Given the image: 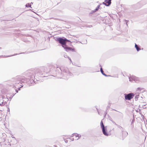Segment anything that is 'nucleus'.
I'll use <instances>...</instances> for the list:
<instances>
[{
	"label": "nucleus",
	"mask_w": 147,
	"mask_h": 147,
	"mask_svg": "<svg viewBox=\"0 0 147 147\" xmlns=\"http://www.w3.org/2000/svg\"><path fill=\"white\" fill-rule=\"evenodd\" d=\"M25 6L26 7H30L31 8H32V7H31V5H30L29 3L26 4Z\"/></svg>",
	"instance_id": "nucleus-17"
},
{
	"label": "nucleus",
	"mask_w": 147,
	"mask_h": 147,
	"mask_svg": "<svg viewBox=\"0 0 147 147\" xmlns=\"http://www.w3.org/2000/svg\"><path fill=\"white\" fill-rule=\"evenodd\" d=\"M18 54H17V53H16L14 55H10V56H5V55H4V56H1V57H2L3 58H5V57H11V56H14V55H18ZM1 57V56H0Z\"/></svg>",
	"instance_id": "nucleus-14"
},
{
	"label": "nucleus",
	"mask_w": 147,
	"mask_h": 147,
	"mask_svg": "<svg viewBox=\"0 0 147 147\" xmlns=\"http://www.w3.org/2000/svg\"><path fill=\"white\" fill-rule=\"evenodd\" d=\"M135 99L136 100L138 98H139V94L138 93H136L135 94Z\"/></svg>",
	"instance_id": "nucleus-13"
},
{
	"label": "nucleus",
	"mask_w": 147,
	"mask_h": 147,
	"mask_svg": "<svg viewBox=\"0 0 147 147\" xmlns=\"http://www.w3.org/2000/svg\"><path fill=\"white\" fill-rule=\"evenodd\" d=\"M65 143H67V142H68V141L67 140H65Z\"/></svg>",
	"instance_id": "nucleus-24"
},
{
	"label": "nucleus",
	"mask_w": 147,
	"mask_h": 147,
	"mask_svg": "<svg viewBox=\"0 0 147 147\" xmlns=\"http://www.w3.org/2000/svg\"><path fill=\"white\" fill-rule=\"evenodd\" d=\"M111 0H105L103 4L106 6H109L111 3Z\"/></svg>",
	"instance_id": "nucleus-8"
},
{
	"label": "nucleus",
	"mask_w": 147,
	"mask_h": 147,
	"mask_svg": "<svg viewBox=\"0 0 147 147\" xmlns=\"http://www.w3.org/2000/svg\"><path fill=\"white\" fill-rule=\"evenodd\" d=\"M16 91L17 93L18 92V91L17 90H16Z\"/></svg>",
	"instance_id": "nucleus-25"
},
{
	"label": "nucleus",
	"mask_w": 147,
	"mask_h": 147,
	"mask_svg": "<svg viewBox=\"0 0 147 147\" xmlns=\"http://www.w3.org/2000/svg\"><path fill=\"white\" fill-rule=\"evenodd\" d=\"M134 121H135V119H134V118L131 122V127L132 128H133L134 127Z\"/></svg>",
	"instance_id": "nucleus-10"
},
{
	"label": "nucleus",
	"mask_w": 147,
	"mask_h": 147,
	"mask_svg": "<svg viewBox=\"0 0 147 147\" xmlns=\"http://www.w3.org/2000/svg\"><path fill=\"white\" fill-rule=\"evenodd\" d=\"M57 68L60 69L63 73L64 76L63 78L64 79L67 80L69 76H71L73 75L69 71L67 67L62 66L60 68L57 67Z\"/></svg>",
	"instance_id": "nucleus-2"
},
{
	"label": "nucleus",
	"mask_w": 147,
	"mask_h": 147,
	"mask_svg": "<svg viewBox=\"0 0 147 147\" xmlns=\"http://www.w3.org/2000/svg\"><path fill=\"white\" fill-rule=\"evenodd\" d=\"M72 136L71 137H72L75 136L76 137V140H78L81 137V135L78 134L77 133H74L72 134Z\"/></svg>",
	"instance_id": "nucleus-9"
},
{
	"label": "nucleus",
	"mask_w": 147,
	"mask_h": 147,
	"mask_svg": "<svg viewBox=\"0 0 147 147\" xmlns=\"http://www.w3.org/2000/svg\"><path fill=\"white\" fill-rule=\"evenodd\" d=\"M70 139V140H71V141H74V138H71V139Z\"/></svg>",
	"instance_id": "nucleus-21"
},
{
	"label": "nucleus",
	"mask_w": 147,
	"mask_h": 147,
	"mask_svg": "<svg viewBox=\"0 0 147 147\" xmlns=\"http://www.w3.org/2000/svg\"><path fill=\"white\" fill-rule=\"evenodd\" d=\"M101 68L100 69V71H101V73L103 75H104V76H109L106 75L104 73V71H103V70H102V68L101 67Z\"/></svg>",
	"instance_id": "nucleus-11"
},
{
	"label": "nucleus",
	"mask_w": 147,
	"mask_h": 147,
	"mask_svg": "<svg viewBox=\"0 0 147 147\" xmlns=\"http://www.w3.org/2000/svg\"><path fill=\"white\" fill-rule=\"evenodd\" d=\"M55 147H57V146H55Z\"/></svg>",
	"instance_id": "nucleus-32"
},
{
	"label": "nucleus",
	"mask_w": 147,
	"mask_h": 147,
	"mask_svg": "<svg viewBox=\"0 0 147 147\" xmlns=\"http://www.w3.org/2000/svg\"><path fill=\"white\" fill-rule=\"evenodd\" d=\"M112 122L113 123V124H115V125H117L118 127H122L121 126H119V125H118L114 121H112Z\"/></svg>",
	"instance_id": "nucleus-18"
},
{
	"label": "nucleus",
	"mask_w": 147,
	"mask_h": 147,
	"mask_svg": "<svg viewBox=\"0 0 147 147\" xmlns=\"http://www.w3.org/2000/svg\"><path fill=\"white\" fill-rule=\"evenodd\" d=\"M137 89L139 90H141V88H138Z\"/></svg>",
	"instance_id": "nucleus-20"
},
{
	"label": "nucleus",
	"mask_w": 147,
	"mask_h": 147,
	"mask_svg": "<svg viewBox=\"0 0 147 147\" xmlns=\"http://www.w3.org/2000/svg\"><path fill=\"white\" fill-rule=\"evenodd\" d=\"M64 57L65 58H69V59L71 61V60L70 59V58L67 55H64Z\"/></svg>",
	"instance_id": "nucleus-19"
},
{
	"label": "nucleus",
	"mask_w": 147,
	"mask_h": 147,
	"mask_svg": "<svg viewBox=\"0 0 147 147\" xmlns=\"http://www.w3.org/2000/svg\"><path fill=\"white\" fill-rule=\"evenodd\" d=\"M125 98L126 100H130L133 98L134 95L133 93L124 94Z\"/></svg>",
	"instance_id": "nucleus-5"
},
{
	"label": "nucleus",
	"mask_w": 147,
	"mask_h": 147,
	"mask_svg": "<svg viewBox=\"0 0 147 147\" xmlns=\"http://www.w3.org/2000/svg\"><path fill=\"white\" fill-rule=\"evenodd\" d=\"M135 47L138 51H139L141 50L138 47V46L136 43L135 44Z\"/></svg>",
	"instance_id": "nucleus-12"
},
{
	"label": "nucleus",
	"mask_w": 147,
	"mask_h": 147,
	"mask_svg": "<svg viewBox=\"0 0 147 147\" xmlns=\"http://www.w3.org/2000/svg\"><path fill=\"white\" fill-rule=\"evenodd\" d=\"M31 4H33V2H31Z\"/></svg>",
	"instance_id": "nucleus-28"
},
{
	"label": "nucleus",
	"mask_w": 147,
	"mask_h": 147,
	"mask_svg": "<svg viewBox=\"0 0 147 147\" xmlns=\"http://www.w3.org/2000/svg\"><path fill=\"white\" fill-rule=\"evenodd\" d=\"M23 87V86H22L21 87Z\"/></svg>",
	"instance_id": "nucleus-31"
},
{
	"label": "nucleus",
	"mask_w": 147,
	"mask_h": 147,
	"mask_svg": "<svg viewBox=\"0 0 147 147\" xmlns=\"http://www.w3.org/2000/svg\"><path fill=\"white\" fill-rule=\"evenodd\" d=\"M129 81L131 82L134 81L136 82H138L140 81V79L139 78L134 76H132L129 77Z\"/></svg>",
	"instance_id": "nucleus-6"
},
{
	"label": "nucleus",
	"mask_w": 147,
	"mask_h": 147,
	"mask_svg": "<svg viewBox=\"0 0 147 147\" xmlns=\"http://www.w3.org/2000/svg\"><path fill=\"white\" fill-rule=\"evenodd\" d=\"M21 87H20V88H18V90H20V88H21Z\"/></svg>",
	"instance_id": "nucleus-27"
},
{
	"label": "nucleus",
	"mask_w": 147,
	"mask_h": 147,
	"mask_svg": "<svg viewBox=\"0 0 147 147\" xmlns=\"http://www.w3.org/2000/svg\"><path fill=\"white\" fill-rule=\"evenodd\" d=\"M64 48L67 51H71L73 52H75V49H72L71 47H68L67 45L65 46V47H64Z\"/></svg>",
	"instance_id": "nucleus-7"
},
{
	"label": "nucleus",
	"mask_w": 147,
	"mask_h": 147,
	"mask_svg": "<svg viewBox=\"0 0 147 147\" xmlns=\"http://www.w3.org/2000/svg\"><path fill=\"white\" fill-rule=\"evenodd\" d=\"M125 21H126V25L127 26V20H125Z\"/></svg>",
	"instance_id": "nucleus-22"
},
{
	"label": "nucleus",
	"mask_w": 147,
	"mask_h": 147,
	"mask_svg": "<svg viewBox=\"0 0 147 147\" xmlns=\"http://www.w3.org/2000/svg\"><path fill=\"white\" fill-rule=\"evenodd\" d=\"M99 7H100V5H98L97 6V7H96V9H94V10L93 11V12H95L96 11H98V9H99Z\"/></svg>",
	"instance_id": "nucleus-15"
},
{
	"label": "nucleus",
	"mask_w": 147,
	"mask_h": 147,
	"mask_svg": "<svg viewBox=\"0 0 147 147\" xmlns=\"http://www.w3.org/2000/svg\"><path fill=\"white\" fill-rule=\"evenodd\" d=\"M109 107V106H107V109H108Z\"/></svg>",
	"instance_id": "nucleus-23"
},
{
	"label": "nucleus",
	"mask_w": 147,
	"mask_h": 147,
	"mask_svg": "<svg viewBox=\"0 0 147 147\" xmlns=\"http://www.w3.org/2000/svg\"><path fill=\"white\" fill-rule=\"evenodd\" d=\"M107 112H106V113H105V115H106V114H107Z\"/></svg>",
	"instance_id": "nucleus-29"
},
{
	"label": "nucleus",
	"mask_w": 147,
	"mask_h": 147,
	"mask_svg": "<svg viewBox=\"0 0 147 147\" xmlns=\"http://www.w3.org/2000/svg\"><path fill=\"white\" fill-rule=\"evenodd\" d=\"M28 76L30 78H28L25 77L23 76H17L14 78L11 81L12 84L14 87L16 88L17 85L20 83H26L30 81L31 84H33L34 81L35 79V73L33 72H30L28 74Z\"/></svg>",
	"instance_id": "nucleus-1"
},
{
	"label": "nucleus",
	"mask_w": 147,
	"mask_h": 147,
	"mask_svg": "<svg viewBox=\"0 0 147 147\" xmlns=\"http://www.w3.org/2000/svg\"><path fill=\"white\" fill-rule=\"evenodd\" d=\"M6 104V102H2L0 104V105L1 106H3L5 105Z\"/></svg>",
	"instance_id": "nucleus-16"
},
{
	"label": "nucleus",
	"mask_w": 147,
	"mask_h": 147,
	"mask_svg": "<svg viewBox=\"0 0 147 147\" xmlns=\"http://www.w3.org/2000/svg\"><path fill=\"white\" fill-rule=\"evenodd\" d=\"M57 40L61 44L62 47L64 48L65 47L66 45V42H70L69 40L65 38L63 39L61 38H57Z\"/></svg>",
	"instance_id": "nucleus-3"
},
{
	"label": "nucleus",
	"mask_w": 147,
	"mask_h": 147,
	"mask_svg": "<svg viewBox=\"0 0 147 147\" xmlns=\"http://www.w3.org/2000/svg\"><path fill=\"white\" fill-rule=\"evenodd\" d=\"M8 111H9V109L8 110Z\"/></svg>",
	"instance_id": "nucleus-30"
},
{
	"label": "nucleus",
	"mask_w": 147,
	"mask_h": 147,
	"mask_svg": "<svg viewBox=\"0 0 147 147\" xmlns=\"http://www.w3.org/2000/svg\"><path fill=\"white\" fill-rule=\"evenodd\" d=\"M11 137L12 138H15V137H13V135H12V136H11Z\"/></svg>",
	"instance_id": "nucleus-26"
},
{
	"label": "nucleus",
	"mask_w": 147,
	"mask_h": 147,
	"mask_svg": "<svg viewBox=\"0 0 147 147\" xmlns=\"http://www.w3.org/2000/svg\"><path fill=\"white\" fill-rule=\"evenodd\" d=\"M100 125L103 134L107 136L109 135L107 131V126L105 127L104 126L102 121L100 122Z\"/></svg>",
	"instance_id": "nucleus-4"
}]
</instances>
